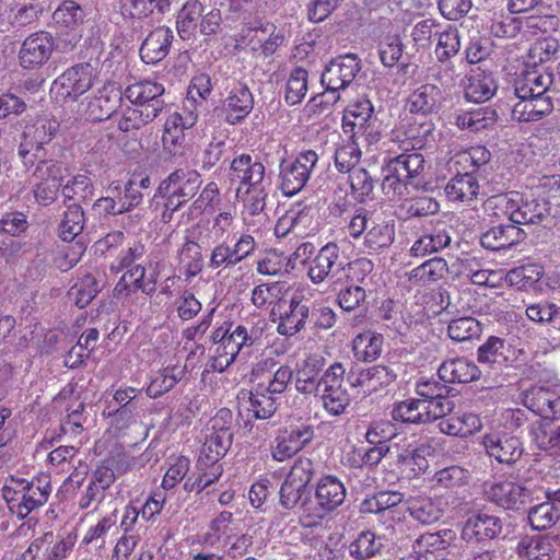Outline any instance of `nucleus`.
I'll return each instance as SVG.
<instances>
[{
    "instance_id": "nucleus-1",
    "label": "nucleus",
    "mask_w": 560,
    "mask_h": 560,
    "mask_svg": "<svg viewBox=\"0 0 560 560\" xmlns=\"http://www.w3.org/2000/svg\"><path fill=\"white\" fill-rule=\"evenodd\" d=\"M536 195L523 196L517 191L492 197L489 203L497 210V215H505L514 225L540 223L550 214V202L545 198L538 200Z\"/></svg>"
},
{
    "instance_id": "nucleus-2",
    "label": "nucleus",
    "mask_w": 560,
    "mask_h": 560,
    "mask_svg": "<svg viewBox=\"0 0 560 560\" xmlns=\"http://www.w3.org/2000/svg\"><path fill=\"white\" fill-rule=\"evenodd\" d=\"M256 337L253 331L242 325L233 326L225 323L212 332L211 368L214 371H225L245 347H250Z\"/></svg>"
},
{
    "instance_id": "nucleus-3",
    "label": "nucleus",
    "mask_w": 560,
    "mask_h": 560,
    "mask_svg": "<svg viewBox=\"0 0 560 560\" xmlns=\"http://www.w3.org/2000/svg\"><path fill=\"white\" fill-rule=\"evenodd\" d=\"M198 172L192 170H176L171 173L159 186L156 196L164 199L162 221L167 223L173 213L190 200L201 186Z\"/></svg>"
},
{
    "instance_id": "nucleus-4",
    "label": "nucleus",
    "mask_w": 560,
    "mask_h": 560,
    "mask_svg": "<svg viewBox=\"0 0 560 560\" xmlns=\"http://www.w3.org/2000/svg\"><path fill=\"white\" fill-rule=\"evenodd\" d=\"M220 25V10L211 9L205 13L203 4L198 0L187 1L176 16L177 32L183 39H190L198 31L202 35L215 34Z\"/></svg>"
},
{
    "instance_id": "nucleus-5",
    "label": "nucleus",
    "mask_w": 560,
    "mask_h": 560,
    "mask_svg": "<svg viewBox=\"0 0 560 560\" xmlns=\"http://www.w3.org/2000/svg\"><path fill=\"white\" fill-rule=\"evenodd\" d=\"M345 366L336 362L331 364L318 381V396L325 410L331 416L343 413L349 405V395L343 387Z\"/></svg>"
},
{
    "instance_id": "nucleus-6",
    "label": "nucleus",
    "mask_w": 560,
    "mask_h": 560,
    "mask_svg": "<svg viewBox=\"0 0 560 560\" xmlns=\"http://www.w3.org/2000/svg\"><path fill=\"white\" fill-rule=\"evenodd\" d=\"M318 162L314 150L301 151L293 161L280 165L281 190L285 196H294L307 184Z\"/></svg>"
},
{
    "instance_id": "nucleus-7",
    "label": "nucleus",
    "mask_w": 560,
    "mask_h": 560,
    "mask_svg": "<svg viewBox=\"0 0 560 560\" xmlns=\"http://www.w3.org/2000/svg\"><path fill=\"white\" fill-rule=\"evenodd\" d=\"M317 209L312 203H293L284 214H282L276 225L275 235L285 237L294 234L298 237H304L317 230Z\"/></svg>"
},
{
    "instance_id": "nucleus-8",
    "label": "nucleus",
    "mask_w": 560,
    "mask_h": 560,
    "mask_svg": "<svg viewBox=\"0 0 560 560\" xmlns=\"http://www.w3.org/2000/svg\"><path fill=\"white\" fill-rule=\"evenodd\" d=\"M95 79V70L90 63L78 65L66 70L52 82L51 93L56 98L75 101L92 88Z\"/></svg>"
},
{
    "instance_id": "nucleus-9",
    "label": "nucleus",
    "mask_w": 560,
    "mask_h": 560,
    "mask_svg": "<svg viewBox=\"0 0 560 560\" xmlns=\"http://www.w3.org/2000/svg\"><path fill=\"white\" fill-rule=\"evenodd\" d=\"M198 119L194 110L170 114L164 122L162 133V147L172 156H180L185 151V131L191 129Z\"/></svg>"
},
{
    "instance_id": "nucleus-10",
    "label": "nucleus",
    "mask_w": 560,
    "mask_h": 560,
    "mask_svg": "<svg viewBox=\"0 0 560 560\" xmlns=\"http://www.w3.org/2000/svg\"><path fill=\"white\" fill-rule=\"evenodd\" d=\"M229 179L238 194L265 186V165L248 154H241L230 165Z\"/></svg>"
},
{
    "instance_id": "nucleus-11",
    "label": "nucleus",
    "mask_w": 560,
    "mask_h": 560,
    "mask_svg": "<svg viewBox=\"0 0 560 560\" xmlns=\"http://www.w3.org/2000/svg\"><path fill=\"white\" fill-rule=\"evenodd\" d=\"M66 168L54 161H42L34 172L35 180H38L34 188V196L38 203H51L62 186Z\"/></svg>"
},
{
    "instance_id": "nucleus-12",
    "label": "nucleus",
    "mask_w": 560,
    "mask_h": 560,
    "mask_svg": "<svg viewBox=\"0 0 560 560\" xmlns=\"http://www.w3.org/2000/svg\"><path fill=\"white\" fill-rule=\"evenodd\" d=\"M314 438V429L308 424L291 425L278 433L271 446L272 458L277 462H284Z\"/></svg>"
},
{
    "instance_id": "nucleus-13",
    "label": "nucleus",
    "mask_w": 560,
    "mask_h": 560,
    "mask_svg": "<svg viewBox=\"0 0 560 560\" xmlns=\"http://www.w3.org/2000/svg\"><path fill=\"white\" fill-rule=\"evenodd\" d=\"M360 68V61L355 55L339 56L325 68L322 84L339 94V91L345 90L354 80Z\"/></svg>"
},
{
    "instance_id": "nucleus-14",
    "label": "nucleus",
    "mask_w": 560,
    "mask_h": 560,
    "mask_svg": "<svg viewBox=\"0 0 560 560\" xmlns=\"http://www.w3.org/2000/svg\"><path fill=\"white\" fill-rule=\"evenodd\" d=\"M272 317L278 322L277 331L282 336L291 337L304 328L308 307L296 298H288L282 305L276 307Z\"/></svg>"
},
{
    "instance_id": "nucleus-15",
    "label": "nucleus",
    "mask_w": 560,
    "mask_h": 560,
    "mask_svg": "<svg viewBox=\"0 0 560 560\" xmlns=\"http://www.w3.org/2000/svg\"><path fill=\"white\" fill-rule=\"evenodd\" d=\"M121 101L120 89L114 82H106L94 92L85 104L86 119L102 121L109 118Z\"/></svg>"
},
{
    "instance_id": "nucleus-16",
    "label": "nucleus",
    "mask_w": 560,
    "mask_h": 560,
    "mask_svg": "<svg viewBox=\"0 0 560 560\" xmlns=\"http://www.w3.org/2000/svg\"><path fill=\"white\" fill-rule=\"evenodd\" d=\"M58 129L59 122L52 116L37 117L32 125H27L24 129V142L19 148V155L25 159L33 148L40 150L52 140Z\"/></svg>"
},
{
    "instance_id": "nucleus-17",
    "label": "nucleus",
    "mask_w": 560,
    "mask_h": 560,
    "mask_svg": "<svg viewBox=\"0 0 560 560\" xmlns=\"http://www.w3.org/2000/svg\"><path fill=\"white\" fill-rule=\"evenodd\" d=\"M488 498L504 509H518L529 498V490L514 478L498 479L487 489Z\"/></svg>"
},
{
    "instance_id": "nucleus-18",
    "label": "nucleus",
    "mask_w": 560,
    "mask_h": 560,
    "mask_svg": "<svg viewBox=\"0 0 560 560\" xmlns=\"http://www.w3.org/2000/svg\"><path fill=\"white\" fill-rule=\"evenodd\" d=\"M54 50L52 37L45 32H38L26 37L19 51V60L23 68L34 69L43 66Z\"/></svg>"
},
{
    "instance_id": "nucleus-19",
    "label": "nucleus",
    "mask_w": 560,
    "mask_h": 560,
    "mask_svg": "<svg viewBox=\"0 0 560 560\" xmlns=\"http://www.w3.org/2000/svg\"><path fill=\"white\" fill-rule=\"evenodd\" d=\"M341 269L343 262L340 260L339 247L335 243H328L310 260L307 276L313 283L318 284L329 277L337 276Z\"/></svg>"
},
{
    "instance_id": "nucleus-20",
    "label": "nucleus",
    "mask_w": 560,
    "mask_h": 560,
    "mask_svg": "<svg viewBox=\"0 0 560 560\" xmlns=\"http://www.w3.org/2000/svg\"><path fill=\"white\" fill-rule=\"evenodd\" d=\"M487 454L501 464L511 465L518 460L523 454L520 440L503 433H489L482 439Z\"/></svg>"
},
{
    "instance_id": "nucleus-21",
    "label": "nucleus",
    "mask_w": 560,
    "mask_h": 560,
    "mask_svg": "<svg viewBox=\"0 0 560 560\" xmlns=\"http://www.w3.org/2000/svg\"><path fill=\"white\" fill-rule=\"evenodd\" d=\"M502 529L501 520L486 512L470 514L464 523L462 537L466 541H483L495 538Z\"/></svg>"
},
{
    "instance_id": "nucleus-22",
    "label": "nucleus",
    "mask_w": 560,
    "mask_h": 560,
    "mask_svg": "<svg viewBox=\"0 0 560 560\" xmlns=\"http://www.w3.org/2000/svg\"><path fill=\"white\" fill-rule=\"evenodd\" d=\"M523 404L534 413L545 419L560 416V396L544 386H533L523 394Z\"/></svg>"
},
{
    "instance_id": "nucleus-23",
    "label": "nucleus",
    "mask_w": 560,
    "mask_h": 560,
    "mask_svg": "<svg viewBox=\"0 0 560 560\" xmlns=\"http://www.w3.org/2000/svg\"><path fill=\"white\" fill-rule=\"evenodd\" d=\"M346 498L345 485L335 476L322 477L316 486L315 499L319 506V516H324L342 504Z\"/></svg>"
},
{
    "instance_id": "nucleus-24",
    "label": "nucleus",
    "mask_w": 560,
    "mask_h": 560,
    "mask_svg": "<svg viewBox=\"0 0 560 560\" xmlns=\"http://www.w3.org/2000/svg\"><path fill=\"white\" fill-rule=\"evenodd\" d=\"M173 32L170 27L161 26L153 30L143 40L140 57L148 65L163 60L170 50Z\"/></svg>"
},
{
    "instance_id": "nucleus-25",
    "label": "nucleus",
    "mask_w": 560,
    "mask_h": 560,
    "mask_svg": "<svg viewBox=\"0 0 560 560\" xmlns=\"http://www.w3.org/2000/svg\"><path fill=\"white\" fill-rule=\"evenodd\" d=\"M254 96L250 90L244 84L235 85L223 102L225 119L230 124H237L252 112Z\"/></svg>"
},
{
    "instance_id": "nucleus-26",
    "label": "nucleus",
    "mask_w": 560,
    "mask_h": 560,
    "mask_svg": "<svg viewBox=\"0 0 560 560\" xmlns=\"http://www.w3.org/2000/svg\"><path fill=\"white\" fill-rule=\"evenodd\" d=\"M164 86L153 81H140L127 86L125 91L126 98L138 107L154 108L158 105L159 113L162 110L163 103L159 100L164 93Z\"/></svg>"
},
{
    "instance_id": "nucleus-27",
    "label": "nucleus",
    "mask_w": 560,
    "mask_h": 560,
    "mask_svg": "<svg viewBox=\"0 0 560 560\" xmlns=\"http://www.w3.org/2000/svg\"><path fill=\"white\" fill-rule=\"evenodd\" d=\"M497 91V84L490 72L480 67L471 69L465 84V97L474 103L489 101Z\"/></svg>"
},
{
    "instance_id": "nucleus-28",
    "label": "nucleus",
    "mask_w": 560,
    "mask_h": 560,
    "mask_svg": "<svg viewBox=\"0 0 560 560\" xmlns=\"http://www.w3.org/2000/svg\"><path fill=\"white\" fill-rule=\"evenodd\" d=\"M407 511L409 515L423 525H430L438 522L444 513L442 501L428 495L410 497L407 501Z\"/></svg>"
},
{
    "instance_id": "nucleus-29",
    "label": "nucleus",
    "mask_w": 560,
    "mask_h": 560,
    "mask_svg": "<svg viewBox=\"0 0 560 560\" xmlns=\"http://www.w3.org/2000/svg\"><path fill=\"white\" fill-rule=\"evenodd\" d=\"M558 546L555 536L525 537L518 542L517 551L525 560H552Z\"/></svg>"
},
{
    "instance_id": "nucleus-30",
    "label": "nucleus",
    "mask_w": 560,
    "mask_h": 560,
    "mask_svg": "<svg viewBox=\"0 0 560 560\" xmlns=\"http://www.w3.org/2000/svg\"><path fill=\"white\" fill-rule=\"evenodd\" d=\"M290 296V287L285 282L264 283L255 287L252 291V302L256 307H276L282 305Z\"/></svg>"
},
{
    "instance_id": "nucleus-31",
    "label": "nucleus",
    "mask_w": 560,
    "mask_h": 560,
    "mask_svg": "<svg viewBox=\"0 0 560 560\" xmlns=\"http://www.w3.org/2000/svg\"><path fill=\"white\" fill-rule=\"evenodd\" d=\"M448 265L443 258H431L408 272V281L415 287H428L443 279Z\"/></svg>"
},
{
    "instance_id": "nucleus-32",
    "label": "nucleus",
    "mask_w": 560,
    "mask_h": 560,
    "mask_svg": "<svg viewBox=\"0 0 560 560\" xmlns=\"http://www.w3.org/2000/svg\"><path fill=\"white\" fill-rule=\"evenodd\" d=\"M324 365L323 358L311 354L296 366L295 388L301 394L316 393L318 389V374Z\"/></svg>"
},
{
    "instance_id": "nucleus-33",
    "label": "nucleus",
    "mask_w": 560,
    "mask_h": 560,
    "mask_svg": "<svg viewBox=\"0 0 560 560\" xmlns=\"http://www.w3.org/2000/svg\"><path fill=\"white\" fill-rule=\"evenodd\" d=\"M478 366L465 358L446 361L439 368V376L446 383H469L479 377Z\"/></svg>"
},
{
    "instance_id": "nucleus-34",
    "label": "nucleus",
    "mask_w": 560,
    "mask_h": 560,
    "mask_svg": "<svg viewBox=\"0 0 560 560\" xmlns=\"http://www.w3.org/2000/svg\"><path fill=\"white\" fill-rule=\"evenodd\" d=\"M552 103L548 96H527L518 98L513 106L512 118L517 121H535L549 114Z\"/></svg>"
},
{
    "instance_id": "nucleus-35",
    "label": "nucleus",
    "mask_w": 560,
    "mask_h": 560,
    "mask_svg": "<svg viewBox=\"0 0 560 560\" xmlns=\"http://www.w3.org/2000/svg\"><path fill=\"white\" fill-rule=\"evenodd\" d=\"M522 234V230L514 224L499 225L485 232L480 237V244L486 249L500 250L518 243Z\"/></svg>"
},
{
    "instance_id": "nucleus-36",
    "label": "nucleus",
    "mask_w": 560,
    "mask_h": 560,
    "mask_svg": "<svg viewBox=\"0 0 560 560\" xmlns=\"http://www.w3.org/2000/svg\"><path fill=\"white\" fill-rule=\"evenodd\" d=\"M396 373L388 366L375 365L362 370L352 385L361 387L364 394H372L392 384L396 380Z\"/></svg>"
},
{
    "instance_id": "nucleus-37",
    "label": "nucleus",
    "mask_w": 560,
    "mask_h": 560,
    "mask_svg": "<svg viewBox=\"0 0 560 560\" xmlns=\"http://www.w3.org/2000/svg\"><path fill=\"white\" fill-rule=\"evenodd\" d=\"M155 278L151 273L147 276L144 267L136 265L127 270L115 287L117 294L127 291L141 290L143 293L150 294L155 291Z\"/></svg>"
},
{
    "instance_id": "nucleus-38",
    "label": "nucleus",
    "mask_w": 560,
    "mask_h": 560,
    "mask_svg": "<svg viewBox=\"0 0 560 560\" xmlns=\"http://www.w3.org/2000/svg\"><path fill=\"white\" fill-rule=\"evenodd\" d=\"M442 100V92L434 84H423L415 90L408 100V106L411 113L428 115L434 112Z\"/></svg>"
},
{
    "instance_id": "nucleus-39",
    "label": "nucleus",
    "mask_w": 560,
    "mask_h": 560,
    "mask_svg": "<svg viewBox=\"0 0 560 560\" xmlns=\"http://www.w3.org/2000/svg\"><path fill=\"white\" fill-rule=\"evenodd\" d=\"M551 84V77L538 70L525 72L515 83V95L517 98L527 96H546Z\"/></svg>"
},
{
    "instance_id": "nucleus-40",
    "label": "nucleus",
    "mask_w": 560,
    "mask_h": 560,
    "mask_svg": "<svg viewBox=\"0 0 560 560\" xmlns=\"http://www.w3.org/2000/svg\"><path fill=\"white\" fill-rule=\"evenodd\" d=\"M173 0H119L120 13L125 18L143 19L154 12L164 13L170 10Z\"/></svg>"
},
{
    "instance_id": "nucleus-41",
    "label": "nucleus",
    "mask_w": 560,
    "mask_h": 560,
    "mask_svg": "<svg viewBox=\"0 0 560 560\" xmlns=\"http://www.w3.org/2000/svg\"><path fill=\"white\" fill-rule=\"evenodd\" d=\"M479 191V184L470 173L458 174L445 186V194L452 201L467 202L474 200Z\"/></svg>"
},
{
    "instance_id": "nucleus-42",
    "label": "nucleus",
    "mask_w": 560,
    "mask_h": 560,
    "mask_svg": "<svg viewBox=\"0 0 560 560\" xmlns=\"http://www.w3.org/2000/svg\"><path fill=\"white\" fill-rule=\"evenodd\" d=\"M184 376V369L179 365H168L158 371L147 386V395L151 398L160 397L171 390Z\"/></svg>"
},
{
    "instance_id": "nucleus-43",
    "label": "nucleus",
    "mask_w": 560,
    "mask_h": 560,
    "mask_svg": "<svg viewBox=\"0 0 560 560\" xmlns=\"http://www.w3.org/2000/svg\"><path fill=\"white\" fill-rule=\"evenodd\" d=\"M395 238L394 224L386 221L373 222L372 226L368 229L363 248L368 254L377 253L388 247Z\"/></svg>"
},
{
    "instance_id": "nucleus-44",
    "label": "nucleus",
    "mask_w": 560,
    "mask_h": 560,
    "mask_svg": "<svg viewBox=\"0 0 560 560\" xmlns=\"http://www.w3.org/2000/svg\"><path fill=\"white\" fill-rule=\"evenodd\" d=\"M383 336L374 331L359 334L352 341L354 357L361 361L376 360L383 350Z\"/></svg>"
},
{
    "instance_id": "nucleus-45",
    "label": "nucleus",
    "mask_w": 560,
    "mask_h": 560,
    "mask_svg": "<svg viewBox=\"0 0 560 560\" xmlns=\"http://www.w3.org/2000/svg\"><path fill=\"white\" fill-rule=\"evenodd\" d=\"M451 235L445 229H434L421 235L411 246L410 254L413 257H423L447 247Z\"/></svg>"
},
{
    "instance_id": "nucleus-46",
    "label": "nucleus",
    "mask_w": 560,
    "mask_h": 560,
    "mask_svg": "<svg viewBox=\"0 0 560 560\" xmlns=\"http://www.w3.org/2000/svg\"><path fill=\"white\" fill-rule=\"evenodd\" d=\"M409 184V179L405 177L395 163L389 160L383 167L382 190L384 195L390 200L399 199L407 194Z\"/></svg>"
},
{
    "instance_id": "nucleus-47",
    "label": "nucleus",
    "mask_w": 560,
    "mask_h": 560,
    "mask_svg": "<svg viewBox=\"0 0 560 560\" xmlns=\"http://www.w3.org/2000/svg\"><path fill=\"white\" fill-rule=\"evenodd\" d=\"M390 160L400 170V173L409 179L410 185L418 187L423 183L427 162L421 153L400 154Z\"/></svg>"
},
{
    "instance_id": "nucleus-48",
    "label": "nucleus",
    "mask_w": 560,
    "mask_h": 560,
    "mask_svg": "<svg viewBox=\"0 0 560 560\" xmlns=\"http://www.w3.org/2000/svg\"><path fill=\"white\" fill-rule=\"evenodd\" d=\"M241 404L248 405L247 410L256 419H269L277 410V402L271 394L259 390L256 386L255 393H243Z\"/></svg>"
},
{
    "instance_id": "nucleus-49",
    "label": "nucleus",
    "mask_w": 560,
    "mask_h": 560,
    "mask_svg": "<svg viewBox=\"0 0 560 560\" xmlns=\"http://www.w3.org/2000/svg\"><path fill=\"white\" fill-rule=\"evenodd\" d=\"M530 436L539 450L560 455V425L551 428L549 424L538 421L532 425Z\"/></svg>"
},
{
    "instance_id": "nucleus-50",
    "label": "nucleus",
    "mask_w": 560,
    "mask_h": 560,
    "mask_svg": "<svg viewBox=\"0 0 560 560\" xmlns=\"http://www.w3.org/2000/svg\"><path fill=\"white\" fill-rule=\"evenodd\" d=\"M154 108L140 109L138 107H127L122 110L118 120V128L124 132L140 129L142 126L152 121L159 115L158 105Z\"/></svg>"
},
{
    "instance_id": "nucleus-51",
    "label": "nucleus",
    "mask_w": 560,
    "mask_h": 560,
    "mask_svg": "<svg viewBox=\"0 0 560 560\" xmlns=\"http://www.w3.org/2000/svg\"><path fill=\"white\" fill-rule=\"evenodd\" d=\"M395 421L412 424H425V407L423 400L407 399L396 404L392 410Z\"/></svg>"
},
{
    "instance_id": "nucleus-52",
    "label": "nucleus",
    "mask_w": 560,
    "mask_h": 560,
    "mask_svg": "<svg viewBox=\"0 0 560 560\" xmlns=\"http://www.w3.org/2000/svg\"><path fill=\"white\" fill-rule=\"evenodd\" d=\"M3 497L10 511L20 518H25L31 512L40 506L36 503L34 497L28 498L15 483L4 488Z\"/></svg>"
},
{
    "instance_id": "nucleus-53",
    "label": "nucleus",
    "mask_w": 560,
    "mask_h": 560,
    "mask_svg": "<svg viewBox=\"0 0 560 560\" xmlns=\"http://www.w3.org/2000/svg\"><path fill=\"white\" fill-rule=\"evenodd\" d=\"M427 454H429V447L424 445L408 448L398 454L397 463L408 476H418L424 472L429 467L425 458Z\"/></svg>"
},
{
    "instance_id": "nucleus-54",
    "label": "nucleus",
    "mask_w": 560,
    "mask_h": 560,
    "mask_svg": "<svg viewBox=\"0 0 560 560\" xmlns=\"http://www.w3.org/2000/svg\"><path fill=\"white\" fill-rule=\"evenodd\" d=\"M100 281L93 275H85L71 287L69 298L81 308L85 307L98 293Z\"/></svg>"
},
{
    "instance_id": "nucleus-55",
    "label": "nucleus",
    "mask_w": 560,
    "mask_h": 560,
    "mask_svg": "<svg viewBox=\"0 0 560 560\" xmlns=\"http://www.w3.org/2000/svg\"><path fill=\"white\" fill-rule=\"evenodd\" d=\"M179 265L187 279L199 275L203 268L200 245L192 241L186 242L179 252Z\"/></svg>"
},
{
    "instance_id": "nucleus-56",
    "label": "nucleus",
    "mask_w": 560,
    "mask_h": 560,
    "mask_svg": "<svg viewBox=\"0 0 560 560\" xmlns=\"http://www.w3.org/2000/svg\"><path fill=\"white\" fill-rule=\"evenodd\" d=\"M283 42L284 36L276 32V26L271 23L253 30V48L256 49V43L259 44V48L266 57L272 55Z\"/></svg>"
},
{
    "instance_id": "nucleus-57",
    "label": "nucleus",
    "mask_w": 560,
    "mask_h": 560,
    "mask_svg": "<svg viewBox=\"0 0 560 560\" xmlns=\"http://www.w3.org/2000/svg\"><path fill=\"white\" fill-rule=\"evenodd\" d=\"M145 409H130V408H105L103 415L108 418L110 430L115 434L136 424L143 416Z\"/></svg>"
},
{
    "instance_id": "nucleus-58",
    "label": "nucleus",
    "mask_w": 560,
    "mask_h": 560,
    "mask_svg": "<svg viewBox=\"0 0 560 560\" xmlns=\"http://www.w3.org/2000/svg\"><path fill=\"white\" fill-rule=\"evenodd\" d=\"M145 400L141 396V389L131 386H120L112 395V399L106 401V408H130L145 409Z\"/></svg>"
},
{
    "instance_id": "nucleus-59",
    "label": "nucleus",
    "mask_w": 560,
    "mask_h": 560,
    "mask_svg": "<svg viewBox=\"0 0 560 560\" xmlns=\"http://www.w3.org/2000/svg\"><path fill=\"white\" fill-rule=\"evenodd\" d=\"M373 112L374 109L370 100H359L346 108L343 128L351 127V130H354L357 127L364 126V124L376 118L373 116Z\"/></svg>"
},
{
    "instance_id": "nucleus-60",
    "label": "nucleus",
    "mask_w": 560,
    "mask_h": 560,
    "mask_svg": "<svg viewBox=\"0 0 560 560\" xmlns=\"http://www.w3.org/2000/svg\"><path fill=\"white\" fill-rule=\"evenodd\" d=\"M560 518V509L552 502H544L532 508L528 512V522L536 530L551 527Z\"/></svg>"
},
{
    "instance_id": "nucleus-61",
    "label": "nucleus",
    "mask_w": 560,
    "mask_h": 560,
    "mask_svg": "<svg viewBox=\"0 0 560 560\" xmlns=\"http://www.w3.org/2000/svg\"><path fill=\"white\" fill-rule=\"evenodd\" d=\"M84 213L78 205H71L63 213L59 225V235L66 242H71L83 230Z\"/></svg>"
},
{
    "instance_id": "nucleus-62",
    "label": "nucleus",
    "mask_w": 560,
    "mask_h": 560,
    "mask_svg": "<svg viewBox=\"0 0 560 560\" xmlns=\"http://www.w3.org/2000/svg\"><path fill=\"white\" fill-rule=\"evenodd\" d=\"M307 72L302 68L294 69L285 84L284 100L289 105H296L307 93Z\"/></svg>"
},
{
    "instance_id": "nucleus-63",
    "label": "nucleus",
    "mask_w": 560,
    "mask_h": 560,
    "mask_svg": "<svg viewBox=\"0 0 560 560\" xmlns=\"http://www.w3.org/2000/svg\"><path fill=\"white\" fill-rule=\"evenodd\" d=\"M447 332L451 339L462 342L479 337L481 326L474 317L465 316L451 320Z\"/></svg>"
},
{
    "instance_id": "nucleus-64",
    "label": "nucleus",
    "mask_w": 560,
    "mask_h": 560,
    "mask_svg": "<svg viewBox=\"0 0 560 560\" xmlns=\"http://www.w3.org/2000/svg\"><path fill=\"white\" fill-rule=\"evenodd\" d=\"M231 444V434L226 430H220L210 434L202 447L201 456L208 462H218L224 456Z\"/></svg>"
}]
</instances>
